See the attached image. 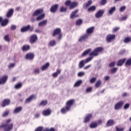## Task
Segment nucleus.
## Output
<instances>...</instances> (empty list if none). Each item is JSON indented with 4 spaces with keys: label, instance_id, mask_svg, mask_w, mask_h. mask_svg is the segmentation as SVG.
Returning a JSON list of instances; mask_svg holds the SVG:
<instances>
[{
    "label": "nucleus",
    "instance_id": "nucleus-51",
    "mask_svg": "<svg viewBox=\"0 0 131 131\" xmlns=\"http://www.w3.org/2000/svg\"><path fill=\"white\" fill-rule=\"evenodd\" d=\"M92 5V1H88V3L85 4V6L86 8H88V7H90Z\"/></svg>",
    "mask_w": 131,
    "mask_h": 131
},
{
    "label": "nucleus",
    "instance_id": "nucleus-47",
    "mask_svg": "<svg viewBox=\"0 0 131 131\" xmlns=\"http://www.w3.org/2000/svg\"><path fill=\"white\" fill-rule=\"evenodd\" d=\"M66 11H67V8H66L63 6L60 7V12H66Z\"/></svg>",
    "mask_w": 131,
    "mask_h": 131
},
{
    "label": "nucleus",
    "instance_id": "nucleus-62",
    "mask_svg": "<svg viewBox=\"0 0 131 131\" xmlns=\"http://www.w3.org/2000/svg\"><path fill=\"white\" fill-rule=\"evenodd\" d=\"M124 53H125V50L123 49L120 51L119 54L120 55H123Z\"/></svg>",
    "mask_w": 131,
    "mask_h": 131
},
{
    "label": "nucleus",
    "instance_id": "nucleus-59",
    "mask_svg": "<svg viewBox=\"0 0 131 131\" xmlns=\"http://www.w3.org/2000/svg\"><path fill=\"white\" fill-rule=\"evenodd\" d=\"M17 28V26L16 25H11V30H15Z\"/></svg>",
    "mask_w": 131,
    "mask_h": 131
},
{
    "label": "nucleus",
    "instance_id": "nucleus-35",
    "mask_svg": "<svg viewBox=\"0 0 131 131\" xmlns=\"http://www.w3.org/2000/svg\"><path fill=\"white\" fill-rule=\"evenodd\" d=\"M113 124H114V120L112 119L108 120L106 123L107 126H111Z\"/></svg>",
    "mask_w": 131,
    "mask_h": 131
},
{
    "label": "nucleus",
    "instance_id": "nucleus-8",
    "mask_svg": "<svg viewBox=\"0 0 131 131\" xmlns=\"http://www.w3.org/2000/svg\"><path fill=\"white\" fill-rule=\"evenodd\" d=\"M104 14V10H99L96 14H95V17L99 18H101L102 16H103Z\"/></svg>",
    "mask_w": 131,
    "mask_h": 131
},
{
    "label": "nucleus",
    "instance_id": "nucleus-22",
    "mask_svg": "<svg viewBox=\"0 0 131 131\" xmlns=\"http://www.w3.org/2000/svg\"><path fill=\"white\" fill-rule=\"evenodd\" d=\"M34 58V55L33 53H28L26 55V59L28 60H32Z\"/></svg>",
    "mask_w": 131,
    "mask_h": 131
},
{
    "label": "nucleus",
    "instance_id": "nucleus-63",
    "mask_svg": "<svg viewBox=\"0 0 131 131\" xmlns=\"http://www.w3.org/2000/svg\"><path fill=\"white\" fill-rule=\"evenodd\" d=\"M117 71V68H113V69H112V73H115V72H116Z\"/></svg>",
    "mask_w": 131,
    "mask_h": 131
},
{
    "label": "nucleus",
    "instance_id": "nucleus-43",
    "mask_svg": "<svg viewBox=\"0 0 131 131\" xmlns=\"http://www.w3.org/2000/svg\"><path fill=\"white\" fill-rule=\"evenodd\" d=\"M49 46H50V47H54V46H56V41L54 40L50 41L49 42Z\"/></svg>",
    "mask_w": 131,
    "mask_h": 131
},
{
    "label": "nucleus",
    "instance_id": "nucleus-15",
    "mask_svg": "<svg viewBox=\"0 0 131 131\" xmlns=\"http://www.w3.org/2000/svg\"><path fill=\"white\" fill-rule=\"evenodd\" d=\"M33 99H35V96L34 95H31L25 101V103L27 104L28 103H30L31 101H32Z\"/></svg>",
    "mask_w": 131,
    "mask_h": 131
},
{
    "label": "nucleus",
    "instance_id": "nucleus-23",
    "mask_svg": "<svg viewBox=\"0 0 131 131\" xmlns=\"http://www.w3.org/2000/svg\"><path fill=\"white\" fill-rule=\"evenodd\" d=\"M10 99H5L3 101L2 107H6V106H8L9 104H10Z\"/></svg>",
    "mask_w": 131,
    "mask_h": 131
},
{
    "label": "nucleus",
    "instance_id": "nucleus-44",
    "mask_svg": "<svg viewBox=\"0 0 131 131\" xmlns=\"http://www.w3.org/2000/svg\"><path fill=\"white\" fill-rule=\"evenodd\" d=\"M102 83V82H101L100 80H98L95 83V87L96 88H100V85H101V84Z\"/></svg>",
    "mask_w": 131,
    "mask_h": 131
},
{
    "label": "nucleus",
    "instance_id": "nucleus-34",
    "mask_svg": "<svg viewBox=\"0 0 131 131\" xmlns=\"http://www.w3.org/2000/svg\"><path fill=\"white\" fill-rule=\"evenodd\" d=\"M92 51V49H88L87 50L85 51L82 54V56L84 57V56H86V55H88V54H90Z\"/></svg>",
    "mask_w": 131,
    "mask_h": 131
},
{
    "label": "nucleus",
    "instance_id": "nucleus-56",
    "mask_svg": "<svg viewBox=\"0 0 131 131\" xmlns=\"http://www.w3.org/2000/svg\"><path fill=\"white\" fill-rule=\"evenodd\" d=\"M14 67H15V63H10L8 67L9 69H12V68H14Z\"/></svg>",
    "mask_w": 131,
    "mask_h": 131
},
{
    "label": "nucleus",
    "instance_id": "nucleus-17",
    "mask_svg": "<svg viewBox=\"0 0 131 131\" xmlns=\"http://www.w3.org/2000/svg\"><path fill=\"white\" fill-rule=\"evenodd\" d=\"M22 109H23V108L21 106L15 108L13 111L14 114H18V113H20V112L22 111Z\"/></svg>",
    "mask_w": 131,
    "mask_h": 131
},
{
    "label": "nucleus",
    "instance_id": "nucleus-26",
    "mask_svg": "<svg viewBox=\"0 0 131 131\" xmlns=\"http://www.w3.org/2000/svg\"><path fill=\"white\" fill-rule=\"evenodd\" d=\"M13 13H14V9H11L9 10V11L8 12L6 15V17H7L8 18H10V17H12V16L13 15Z\"/></svg>",
    "mask_w": 131,
    "mask_h": 131
},
{
    "label": "nucleus",
    "instance_id": "nucleus-40",
    "mask_svg": "<svg viewBox=\"0 0 131 131\" xmlns=\"http://www.w3.org/2000/svg\"><path fill=\"white\" fill-rule=\"evenodd\" d=\"M22 88V83H19L15 85V89L16 90H19Z\"/></svg>",
    "mask_w": 131,
    "mask_h": 131
},
{
    "label": "nucleus",
    "instance_id": "nucleus-46",
    "mask_svg": "<svg viewBox=\"0 0 131 131\" xmlns=\"http://www.w3.org/2000/svg\"><path fill=\"white\" fill-rule=\"evenodd\" d=\"M92 91H93V88L89 87L86 89V93H91L92 92Z\"/></svg>",
    "mask_w": 131,
    "mask_h": 131
},
{
    "label": "nucleus",
    "instance_id": "nucleus-55",
    "mask_svg": "<svg viewBox=\"0 0 131 131\" xmlns=\"http://www.w3.org/2000/svg\"><path fill=\"white\" fill-rule=\"evenodd\" d=\"M35 74H39V69L36 68L34 70Z\"/></svg>",
    "mask_w": 131,
    "mask_h": 131
},
{
    "label": "nucleus",
    "instance_id": "nucleus-1",
    "mask_svg": "<svg viewBox=\"0 0 131 131\" xmlns=\"http://www.w3.org/2000/svg\"><path fill=\"white\" fill-rule=\"evenodd\" d=\"M12 121L11 119L6 120V123L0 126V128H4V131H10L13 129V123H10Z\"/></svg>",
    "mask_w": 131,
    "mask_h": 131
},
{
    "label": "nucleus",
    "instance_id": "nucleus-29",
    "mask_svg": "<svg viewBox=\"0 0 131 131\" xmlns=\"http://www.w3.org/2000/svg\"><path fill=\"white\" fill-rule=\"evenodd\" d=\"M91 117H92V115L91 114H89L86 115V117L85 119H84V122L85 123H86V122H89L90 121V119H91Z\"/></svg>",
    "mask_w": 131,
    "mask_h": 131
},
{
    "label": "nucleus",
    "instance_id": "nucleus-54",
    "mask_svg": "<svg viewBox=\"0 0 131 131\" xmlns=\"http://www.w3.org/2000/svg\"><path fill=\"white\" fill-rule=\"evenodd\" d=\"M125 65H131V58H129L127 60Z\"/></svg>",
    "mask_w": 131,
    "mask_h": 131
},
{
    "label": "nucleus",
    "instance_id": "nucleus-20",
    "mask_svg": "<svg viewBox=\"0 0 131 131\" xmlns=\"http://www.w3.org/2000/svg\"><path fill=\"white\" fill-rule=\"evenodd\" d=\"M21 50L23 52H27V51L30 50V46L27 45H24L21 48Z\"/></svg>",
    "mask_w": 131,
    "mask_h": 131
},
{
    "label": "nucleus",
    "instance_id": "nucleus-42",
    "mask_svg": "<svg viewBox=\"0 0 131 131\" xmlns=\"http://www.w3.org/2000/svg\"><path fill=\"white\" fill-rule=\"evenodd\" d=\"M85 75V73L84 72H79L78 73V76L79 77H82V76H84Z\"/></svg>",
    "mask_w": 131,
    "mask_h": 131
},
{
    "label": "nucleus",
    "instance_id": "nucleus-25",
    "mask_svg": "<svg viewBox=\"0 0 131 131\" xmlns=\"http://www.w3.org/2000/svg\"><path fill=\"white\" fill-rule=\"evenodd\" d=\"M81 83H82V80H78L74 84V88H78V86H80Z\"/></svg>",
    "mask_w": 131,
    "mask_h": 131
},
{
    "label": "nucleus",
    "instance_id": "nucleus-31",
    "mask_svg": "<svg viewBox=\"0 0 131 131\" xmlns=\"http://www.w3.org/2000/svg\"><path fill=\"white\" fill-rule=\"evenodd\" d=\"M60 73H61V70H57L56 72L52 74V76L54 78L57 77Z\"/></svg>",
    "mask_w": 131,
    "mask_h": 131
},
{
    "label": "nucleus",
    "instance_id": "nucleus-11",
    "mask_svg": "<svg viewBox=\"0 0 131 131\" xmlns=\"http://www.w3.org/2000/svg\"><path fill=\"white\" fill-rule=\"evenodd\" d=\"M89 38V34H86L85 35H83V36H81L80 38L79 39V41H84L85 40H86Z\"/></svg>",
    "mask_w": 131,
    "mask_h": 131
},
{
    "label": "nucleus",
    "instance_id": "nucleus-7",
    "mask_svg": "<svg viewBox=\"0 0 131 131\" xmlns=\"http://www.w3.org/2000/svg\"><path fill=\"white\" fill-rule=\"evenodd\" d=\"M0 23L2 26H6V25H8V23H9V20L8 19L3 20V17H0Z\"/></svg>",
    "mask_w": 131,
    "mask_h": 131
},
{
    "label": "nucleus",
    "instance_id": "nucleus-60",
    "mask_svg": "<svg viewBox=\"0 0 131 131\" xmlns=\"http://www.w3.org/2000/svg\"><path fill=\"white\" fill-rule=\"evenodd\" d=\"M116 129L117 131H123V130H124V128H118V127H116Z\"/></svg>",
    "mask_w": 131,
    "mask_h": 131
},
{
    "label": "nucleus",
    "instance_id": "nucleus-9",
    "mask_svg": "<svg viewBox=\"0 0 131 131\" xmlns=\"http://www.w3.org/2000/svg\"><path fill=\"white\" fill-rule=\"evenodd\" d=\"M8 79V75L4 76L2 78H0V84H4L7 82Z\"/></svg>",
    "mask_w": 131,
    "mask_h": 131
},
{
    "label": "nucleus",
    "instance_id": "nucleus-49",
    "mask_svg": "<svg viewBox=\"0 0 131 131\" xmlns=\"http://www.w3.org/2000/svg\"><path fill=\"white\" fill-rule=\"evenodd\" d=\"M9 111L5 112L2 115L3 117H6L8 116L9 115Z\"/></svg>",
    "mask_w": 131,
    "mask_h": 131
},
{
    "label": "nucleus",
    "instance_id": "nucleus-3",
    "mask_svg": "<svg viewBox=\"0 0 131 131\" xmlns=\"http://www.w3.org/2000/svg\"><path fill=\"white\" fill-rule=\"evenodd\" d=\"M102 51H103V48L98 47L96 48L93 52H91V54H92V55H94V57H97V56L99 55V53H101Z\"/></svg>",
    "mask_w": 131,
    "mask_h": 131
},
{
    "label": "nucleus",
    "instance_id": "nucleus-50",
    "mask_svg": "<svg viewBox=\"0 0 131 131\" xmlns=\"http://www.w3.org/2000/svg\"><path fill=\"white\" fill-rule=\"evenodd\" d=\"M96 80H97V78L94 77L90 79V83H94L96 82Z\"/></svg>",
    "mask_w": 131,
    "mask_h": 131
},
{
    "label": "nucleus",
    "instance_id": "nucleus-16",
    "mask_svg": "<svg viewBox=\"0 0 131 131\" xmlns=\"http://www.w3.org/2000/svg\"><path fill=\"white\" fill-rule=\"evenodd\" d=\"M90 57H88L86 59V60H84L85 63L86 64L87 63H89V62H91L93 59H94V55H93V53H90L89 54Z\"/></svg>",
    "mask_w": 131,
    "mask_h": 131
},
{
    "label": "nucleus",
    "instance_id": "nucleus-32",
    "mask_svg": "<svg viewBox=\"0 0 131 131\" xmlns=\"http://www.w3.org/2000/svg\"><path fill=\"white\" fill-rule=\"evenodd\" d=\"M84 64H86L85 63V60H81L79 63V68H82L83 67H84Z\"/></svg>",
    "mask_w": 131,
    "mask_h": 131
},
{
    "label": "nucleus",
    "instance_id": "nucleus-19",
    "mask_svg": "<svg viewBox=\"0 0 131 131\" xmlns=\"http://www.w3.org/2000/svg\"><path fill=\"white\" fill-rule=\"evenodd\" d=\"M58 7H59V5L58 4H56V5H54L53 6H52L50 8V11L51 12V13H55V12H56V11H57V9H58Z\"/></svg>",
    "mask_w": 131,
    "mask_h": 131
},
{
    "label": "nucleus",
    "instance_id": "nucleus-57",
    "mask_svg": "<svg viewBox=\"0 0 131 131\" xmlns=\"http://www.w3.org/2000/svg\"><path fill=\"white\" fill-rule=\"evenodd\" d=\"M107 3V0H101V1L100 2V4L104 5H106Z\"/></svg>",
    "mask_w": 131,
    "mask_h": 131
},
{
    "label": "nucleus",
    "instance_id": "nucleus-27",
    "mask_svg": "<svg viewBox=\"0 0 131 131\" xmlns=\"http://www.w3.org/2000/svg\"><path fill=\"white\" fill-rule=\"evenodd\" d=\"M49 66H50V63L49 62H47L45 64L43 65L41 67V69L42 71H45V70H46V69H48V68H49Z\"/></svg>",
    "mask_w": 131,
    "mask_h": 131
},
{
    "label": "nucleus",
    "instance_id": "nucleus-12",
    "mask_svg": "<svg viewBox=\"0 0 131 131\" xmlns=\"http://www.w3.org/2000/svg\"><path fill=\"white\" fill-rule=\"evenodd\" d=\"M74 103V100L71 99L70 100H69L67 102L66 106L69 107V109H71V106L73 105Z\"/></svg>",
    "mask_w": 131,
    "mask_h": 131
},
{
    "label": "nucleus",
    "instance_id": "nucleus-41",
    "mask_svg": "<svg viewBox=\"0 0 131 131\" xmlns=\"http://www.w3.org/2000/svg\"><path fill=\"white\" fill-rule=\"evenodd\" d=\"M47 104H48V101L43 100L39 104V106H46Z\"/></svg>",
    "mask_w": 131,
    "mask_h": 131
},
{
    "label": "nucleus",
    "instance_id": "nucleus-6",
    "mask_svg": "<svg viewBox=\"0 0 131 131\" xmlns=\"http://www.w3.org/2000/svg\"><path fill=\"white\" fill-rule=\"evenodd\" d=\"M43 12V10L42 9H38L34 11V12L32 14V17H36L37 16H40L41 15Z\"/></svg>",
    "mask_w": 131,
    "mask_h": 131
},
{
    "label": "nucleus",
    "instance_id": "nucleus-37",
    "mask_svg": "<svg viewBox=\"0 0 131 131\" xmlns=\"http://www.w3.org/2000/svg\"><path fill=\"white\" fill-rule=\"evenodd\" d=\"M45 18V14L42 13L41 15H38V17L36 18V20L37 21H40V20L43 19Z\"/></svg>",
    "mask_w": 131,
    "mask_h": 131
},
{
    "label": "nucleus",
    "instance_id": "nucleus-45",
    "mask_svg": "<svg viewBox=\"0 0 131 131\" xmlns=\"http://www.w3.org/2000/svg\"><path fill=\"white\" fill-rule=\"evenodd\" d=\"M129 103H126L123 107V109L124 110H127V109H128V108H129Z\"/></svg>",
    "mask_w": 131,
    "mask_h": 131
},
{
    "label": "nucleus",
    "instance_id": "nucleus-13",
    "mask_svg": "<svg viewBox=\"0 0 131 131\" xmlns=\"http://www.w3.org/2000/svg\"><path fill=\"white\" fill-rule=\"evenodd\" d=\"M69 111H70V108L69 107L66 106L61 108L60 112L62 114H66L67 112H69Z\"/></svg>",
    "mask_w": 131,
    "mask_h": 131
},
{
    "label": "nucleus",
    "instance_id": "nucleus-58",
    "mask_svg": "<svg viewBox=\"0 0 131 131\" xmlns=\"http://www.w3.org/2000/svg\"><path fill=\"white\" fill-rule=\"evenodd\" d=\"M4 39L6 41H10V38H9V35H7L4 37Z\"/></svg>",
    "mask_w": 131,
    "mask_h": 131
},
{
    "label": "nucleus",
    "instance_id": "nucleus-48",
    "mask_svg": "<svg viewBox=\"0 0 131 131\" xmlns=\"http://www.w3.org/2000/svg\"><path fill=\"white\" fill-rule=\"evenodd\" d=\"M96 10V6H92L88 9V11L91 12L92 11H95Z\"/></svg>",
    "mask_w": 131,
    "mask_h": 131
},
{
    "label": "nucleus",
    "instance_id": "nucleus-38",
    "mask_svg": "<svg viewBox=\"0 0 131 131\" xmlns=\"http://www.w3.org/2000/svg\"><path fill=\"white\" fill-rule=\"evenodd\" d=\"M47 23H48V20H42V21H40V23H39L38 26H45V25H46V24H47Z\"/></svg>",
    "mask_w": 131,
    "mask_h": 131
},
{
    "label": "nucleus",
    "instance_id": "nucleus-36",
    "mask_svg": "<svg viewBox=\"0 0 131 131\" xmlns=\"http://www.w3.org/2000/svg\"><path fill=\"white\" fill-rule=\"evenodd\" d=\"M116 10V8L115 7H112L108 11V13L110 15H112L115 10Z\"/></svg>",
    "mask_w": 131,
    "mask_h": 131
},
{
    "label": "nucleus",
    "instance_id": "nucleus-52",
    "mask_svg": "<svg viewBox=\"0 0 131 131\" xmlns=\"http://www.w3.org/2000/svg\"><path fill=\"white\" fill-rule=\"evenodd\" d=\"M125 9H126V7H125V6H122V7H120V11L123 12L124 11H125Z\"/></svg>",
    "mask_w": 131,
    "mask_h": 131
},
{
    "label": "nucleus",
    "instance_id": "nucleus-28",
    "mask_svg": "<svg viewBox=\"0 0 131 131\" xmlns=\"http://www.w3.org/2000/svg\"><path fill=\"white\" fill-rule=\"evenodd\" d=\"M94 29H95V27H92L86 30L87 34H92L94 32Z\"/></svg>",
    "mask_w": 131,
    "mask_h": 131
},
{
    "label": "nucleus",
    "instance_id": "nucleus-18",
    "mask_svg": "<svg viewBox=\"0 0 131 131\" xmlns=\"http://www.w3.org/2000/svg\"><path fill=\"white\" fill-rule=\"evenodd\" d=\"M61 33V29L57 28L55 29L53 33V36H56V35H58V34H60Z\"/></svg>",
    "mask_w": 131,
    "mask_h": 131
},
{
    "label": "nucleus",
    "instance_id": "nucleus-39",
    "mask_svg": "<svg viewBox=\"0 0 131 131\" xmlns=\"http://www.w3.org/2000/svg\"><path fill=\"white\" fill-rule=\"evenodd\" d=\"M130 41H131V37H126L124 39V42L125 43H128V42H130Z\"/></svg>",
    "mask_w": 131,
    "mask_h": 131
},
{
    "label": "nucleus",
    "instance_id": "nucleus-61",
    "mask_svg": "<svg viewBox=\"0 0 131 131\" xmlns=\"http://www.w3.org/2000/svg\"><path fill=\"white\" fill-rule=\"evenodd\" d=\"M110 67H114V66H115V62H111L110 65H109Z\"/></svg>",
    "mask_w": 131,
    "mask_h": 131
},
{
    "label": "nucleus",
    "instance_id": "nucleus-30",
    "mask_svg": "<svg viewBox=\"0 0 131 131\" xmlns=\"http://www.w3.org/2000/svg\"><path fill=\"white\" fill-rule=\"evenodd\" d=\"M89 126L90 128H96L98 126V123L96 122H92Z\"/></svg>",
    "mask_w": 131,
    "mask_h": 131
},
{
    "label": "nucleus",
    "instance_id": "nucleus-10",
    "mask_svg": "<svg viewBox=\"0 0 131 131\" xmlns=\"http://www.w3.org/2000/svg\"><path fill=\"white\" fill-rule=\"evenodd\" d=\"M114 38H115V35L109 34L106 37V40L107 42H111V40L114 39Z\"/></svg>",
    "mask_w": 131,
    "mask_h": 131
},
{
    "label": "nucleus",
    "instance_id": "nucleus-21",
    "mask_svg": "<svg viewBox=\"0 0 131 131\" xmlns=\"http://www.w3.org/2000/svg\"><path fill=\"white\" fill-rule=\"evenodd\" d=\"M51 113H52V111H51V110H46L42 112V114L44 116H49V115H51Z\"/></svg>",
    "mask_w": 131,
    "mask_h": 131
},
{
    "label": "nucleus",
    "instance_id": "nucleus-33",
    "mask_svg": "<svg viewBox=\"0 0 131 131\" xmlns=\"http://www.w3.org/2000/svg\"><path fill=\"white\" fill-rule=\"evenodd\" d=\"M125 62V58H123L122 59H120L117 63V66H122V64H123Z\"/></svg>",
    "mask_w": 131,
    "mask_h": 131
},
{
    "label": "nucleus",
    "instance_id": "nucleus-2",
    "mask_svg": "<svg viewBox=\"0 0 131 131\" xmlns=\"http://www.w3.org/2000/svg\"><path fill=\"white\" fill-rule=\"evenodd\" d=\"M65 5L66 6H69L70 9H72L77 6V3L71 2L70 0H68L65 3Z\"/></svg>",
    "mask_w": 131,
    "mask_h": 131
},
{
    "label": "nucleus",
    "instance_id": "nucleus-64",
    "mask_svg": "<svg viewBox=\"0 0 131 131\" xmlns=\"http://www.w3.org/2000/svg\"><path fill=\"white\" fill-rule=\"evenodd\" d=\"M42 127H39L35 129V131H42Z\"/></svg>",
    "mask_w": 131,
    "mask_h": 131
},
{
    "label": "nucleus",
    "instance_id": "nucleus-53",
    "mask_svg": "<svg viewBox=\"0 0 131 131\" xmlns=\"http://www.w3.org/2000/svg\"><path fill=\"white\" fill-rule=\"evenodd\" d=\"M82 23V20L81 19H79L76 21V25H80Z\"/></svg>",
    "mask_w": 131,
    "mask_h": 131
},
{
    "label": "nucleus",
    "instance_id": "nucleus-4",
    "mask_svg": "<svg viewBox=\"0 0 131 131\" xmlns=\"http://www.w3.org/2000/svg\"><path fill=\"white\" fill-rule=\"evenodd\" d=\"M124 104V101H121L120 102H117L115 105L114 109L115 110H120L121 108H122V106Z\"/></svg>",
    "mask_w": 131,
    "mask_h": 131
},
{
    "label": "nucleus",
    "instance_id": "nucleus-14",
    "mask_svg": "<svg viewBox=\"0 0 131 131\" xmlns=\"http://www.w3.org/2000/svg\"><path fill=\"white\" fill-rule=\"evenodd\" d=\"M78 12V10H76L72 12L70 15L71 19H74V18H76V17H78V15L76 14Z\"/></svg>",
    "mask_w": 131,
    "mask_h": 131
},
{
    "label": "nucleus",
    "instance_id": "nucleus-24",
    "mask_svg": "<svg viewBox=\"0 0 131 131\" xmlns=\"http://www.w3.org/2000/svg\"><path fill=\"white\" fill-rule=\"evenodd\" d=\"M31 26L30 25H28L26 27H24L21 29V32H26V31H28L30 29Z\"/></svg>",
    "mask_w": 131,
    "mask_h": 131
},
{
    "label": "nucleus",
    "instance_id": "nucleus-5",
    "mask_svg": "<svg viewBox=\"0 0 131 131\" xmlns=\"http://www.w3.org/2000/svg\"><path fill=\"white\" fill-rule=\"evenodd\" d=\"M38 39L37 35L36 34H33L31 35L30 37V43H34Z\"/></svg>",
    "mask_w": 131,
    "mask_h": 131
}]
</instances>
